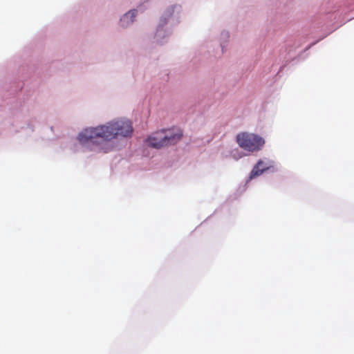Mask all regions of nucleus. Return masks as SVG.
I'll use <instances>...</instances> for the list:
<instances>
[{"instance_id": "nucleus-1", "label": "nucleus", "mask_w": 354, "mask_h": 354, "mask_svg": "<svg viewBox=\"0 0 354 354\" xmlns=\"http://www.w3.org/2000/svg\"><path fill=\"white\" fill-rule=\"evenodd\" d=\"M131 122L125 118L111 121L106 124L85 129V133H133Z\"/></svg>"}, {"instance_id": "nucleus-2", "label": "nucleus", "mask_w": 354, "mask_h": 354, "mask_svg": "<svg viewBox=\"0 0 354 354\" xmlns=\"http://www.w3.org/2000/svg\"><path fill=\"white\" fill-rule=\"evenodd\" d=\"M163 134H151L146 140V144L151 147L159 149L174 144L181 138L183 134H171L170 136Z\"/></svg>"}, {"instance_id": "nucleus-3", "label": "nucleus", "mask_w": 354, "mask_h": 354, "mask_svg": "<svg viewBox=\"0 0 354 354\" xmlns=\"http://www.w3.org/2000/svg\"><path fill=\"white\" fill-rule=\"evenodd\" d=\"M264 140L257 134H247L245 137V149L254 151L260 149Z\"/></svg>"}, {"instance_id": "nucleus-4", "label": "nucleus", "mask_w": 354, "mask_h": 354, "mask_svg": "<svg viewBox=\"0 0 354 354\" xmlns=\"http://www.w3.org/2000/svg\"><path fill=\"white\" fill-rule=\"evenodd\" d=\"M273 166V162L272 161L268 160L267 162H264L263 160H259L256 164V165L252 169L250 175V179H252L256 176H259L261 175L263 171L268 170Z\"/></svg>"}, {"instance_id": "nucleus-5", "label": "nucleus", "mask_w": 354, "mask_h": 354, "mask_svg": "<svg viewBox=\"0 0 354 354\" xmlns=\"http://www.w3.org/2000/svg\"><path fill=\"white\" fill-rule=\"evenodd\" d=\"M118 134H95V136H93L92 135L89 138L86 137V134H80L78 137V140L81 142H85L86 140L87 142L91 141L93 139H97V140H111L113 138H115L116 136Z\"/></svg>"}, {"instance_id": "nucleus-6", "label": "nucleus", "mask_w": 354, "mask_h": 354, "mask_svg": "<svg viewBox=\"0 0 354 354\" xmlns=\"http://www.w3.org/2000/svg\"><path fill=\"white\" fill-rule=\"evenodd\" d=\"M136 10H131L127 13H126L121 19L122 26L124 27L129 25V24H132L134 21V18L136 17Z\"/></svg>"}, {"instance_id": "nucleus-7", "label": "nucleus", "mask_w": 354, "mask_h": 354, "mask_svg": "<svg viewBox=\"0 0 354 354\" xmlns=\"http://www.w3.org/2000/svg\"><path fill=\"white\" fill-rule=\"evenodd\" d=\"M236 140L239 145L241 147H243V134H238L236 136Z\"/></svg>"}, {"instance_id": "nucleus-8", "label": "nucleus", "mask_w": 354, "mask_h": 354, "mask_svg": "<svg viewBox=\"0 0 354 354\" xmlns=\"http://www.w3.org/2000/svg\"><path fill=\"white\" fill-rule=\"evenodd\" d=\"M124 136L127 137L129 134H122Z\"/></svg>"}]
</instances>
